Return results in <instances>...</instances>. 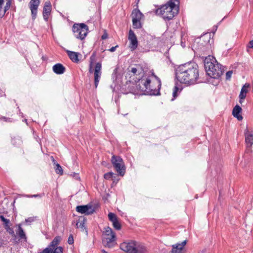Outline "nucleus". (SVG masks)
Instances as JSON below:
<instances>
[{"instance_id":"1","label":"nucleus","mask_w":253,"mask_h":253,"mask_svg":"<svg viewBox=\"0 0 253 253\" xmlns=\"http://www.w3.org/2000/svg\"><path fill=\"white\" fill-rule=\"evenodd\" d=\"M175 76L180 83L188 85L194 84L199 79L198 66L194 63L180 65L175 70Z\"/></svg>"},{"instance_id":"2","label":"nucleus","mask_w":253,"mask_h":253,"mask_svg":"<svg viewBox=\"0 0 253 253\" xmlns=\"http://www.w3.org/2000/svg\"><path fill=\"white\" fill-rule=\"evenodd\" d=\"M152 77L144 75L136 80L134 83L129 81L127 83L126 87H127L128 92L133 94H146L148 85L152 82Z\"/></svg>"},{"instance_id":"3","label":"nucleus","mask_w":253,"mask_h":253,"mask_svg":"<svg viewBox=\"0 0 253 253\" xmlns=\"http://www.w3.org/2000/svg\"><path fill=\"white\" fill-rule=\"evenodd\" d=\"M179 3V0H169L167 4L157 9L155 13L165 20H171L177 14Z\"/></svg>"},{"instance_id":"4","label":"nucleus","mask_w":253,"mask_h":253,"mask_svg":"<svg viewBox=\"0 0 253 253\" xmlns=\"http://www.w3.org/2000/svg\"><path fill=\"white\" fill-rule=\"evenodd\" d=\"M204 66L207 75L213 79L219 78L224 71L223 67L212 56L206 57Z\"/></svg>"},{"instance_id":"5","label":"nucleus","mask_w":253,"mask_h":253,"mask_svg":"<svg viewBox=\"0 0 253 253\" xmlns=\"http://www.w3.org/2000/svg\"><path fill=\"white\" fill-rule=\"evenodd\" d=\"M152 82L150 85H148L146 94L150 95H157L160 94V90L161 87L160 79L153 73L151 76Z\"/></svg>"},{"instance_id":"6","label":"nucleus","mask_w":253,"mask_h":253,"mask_svg":"<svg viewBox=\"0 0 253 253\" xmlns=\"http://www.w3.org/2000/svg\"><path fill=\"white\" fill-rule=\"evenodd\" d=\"M112 164L120 176H124L126 172V167L123 159L119 156L113 155L111 158Z\"/></svg>"},{"instance_id":"7","label":"nucleus","mask_w":253,"mask_h":253,"mask_svg":"<svg viewBox=\"0 0 253 253\" xmlns=\"http://www.w3.org/2000/svg\"><path fill=\"white\" fill-rule=\"evenodd\" d=\"M72 29L74 36L81 40L85 38L88 31V26L84 23L74 24Z\"/></svg>"},{"instance_id":"8","label":"nucleus","mask_w":253,"mask_h":253,"mask_svg":"<svg viewBox=\"0 0 253 253\" xmlns=\"http://www.w3.org/2000/svg\"><path fill=\"white\" fill-rule=\"evenodd\" d=\"M60 242V238H54L46 248L39 253H63V248L58 246Z\"/></svg>"},{"instance_id":"9","label":"nucleus","mask_w":253,"mask_h":253,"mask_svg":"<svg viewBox=\"0 0 253 253\" xmlns=\"http://www.w3.org/2000/svg\"><path fill=\"white\" fill-rule=\"evenodd\" d=\"M127 70V73L130 76V78H132V79L134 81H137L138 78L145 75L144 69L140 65H135L133 67H129Z\"/></svg>"},{"instance_id":"10","label":"nucleus","mask_w":253,"mask_h":253,"mask_svg":"<svg viewBox=\"0 0 253 253\" xmlns=\"http://www.w3.org/2000/svg\"><path fill=\"white\" fill-rule=\"evenodd\" d=\"M131 15L132 18V21L133 28H141L142 27V25L140 22V20L143 16V14L140 12V11L138 9L135 8L134 10H133Z\"/></svg>"},{"instance_id":"11","label":"nucleus","mask_w":253,"mask_h":253,"mask_svg":"<svg viewBox=\"0 0 253 253\" xmlns=\"http://www.w3.org/2000/svg\"><path fill=\"white\" fill-rule=\"evenodd\" d=\"M128 39L129 42V47L131 51L136 49L138 46V41L134 32L130 29L128 32Z\"/></svg>"},{"instance_id":"12","label":"nucleus","mask_w":253,"mask_h":253,"mask_svg":"<svg viewBox=\"0 0 253 253\" xmlns=\"http://www.w3.org/2000/svg\"><path fill=\"white\" fill-rule=\"evenodd\" d=\"M76 211L82 214L90 215L94 212V209L92 206L89 205H86L77 206L76 207Z\"/></svg>"},{"instance_id":"13","label":"nucleus","mask_w":253,"mask_h":253,"mask_svg":"<svg viewBox=\"0 0 253 253\" xmlns=\"http://www.w3.org/2000/svg\"><path fill=\"white\" fill-rule=\"evenodd\" d=\"M12 0H0V17H3L9 9Z\"/></svg>"},{"instance_id":"14","label":"nucleus","mask_w":253,"mask_h":253,"mask_svg":"<svg viewBox=\"0 0 253 253\" xmlns=\"http://www.w3.org/2000/svg\"><path fill=\"white\" fill-rule=\"evenodd\" d=\"M135 241H131L129 242H124L120 245V249L127 253H133Z\"/></svg>"},{"instance_id":"15","label":"nucleus","mask_w":253,"mask_h":253,"mask_svg":"<svg viewBox=\"0 0 253 253\" xmlns=\"http://www.w3.org/2000/svg\"><path fill=\"white\" fill-rule=\"evenodd\" d=\"M101 64L100 62H97L95 66V69L94 72V85L95 87L97 88L100 78L101 76Z\"/></svg>"},{"instance_id":"16","label":"nucleus","mask_w":253,"mask_h":253,"mask_svg":"<svg viewBox=\"0 0 253 253\" xmlns=\"http://www.w3.org/2000/svg\"><path fill=\"white\" fill-rule=\"evenodd\" d=\"M211 41V34L207 33L204 34L203 36H201V37L199 39V41L196 43L194 44V46L196 48V45L198 43H200L202 46H205L208 45V44L210 45L211 44L210 43Z\"/></svg>"},{"instance_id":"17","label":"nucleus","mask_w":253,"mask_h":253,"mask_svg":"<svg viewBox=\"0 0 253 253\" xmlns=\"http://www.w3.org/2000/svg\"><path fill=\"white\" fill-rule=\"evenodd\" d=\"M187 243V241L184 240L181 243H176L172 246L171 253H185L184 247Z\"/></svg>"},{"instance_id":"18","label":"nucleus","mask_w":253,"mask_h":253,"mask_svg":"<svg viewBox=\"0 0 253 253\" xmlns=\"http://www.w3.org/2000/svg\"><path fill=\"white\" fill-rule=\"evenodd\" d=\"M40 4L39 0H31L29 2V6L31 11L32 16L33 19H35L37 13V9Z\"/></svg>"},{"instance_id":"19","label":"nucleus","mask_w":253,"mask_h":253,"mask_svg":"<svg viewBox=\"0 0 253 253\" xmlns=\"http://www.w3.org/2000/svg\"><path fill=\"white\" fill-rule=\"evenodd\" d=\"M133 253H148V249L143 243L135 241Z\"/></svg>"},{"instance_id":"20","label":"nucleus","mask_w":253,"mask_h":253,"mask_svg":"<svg viewBox=\"0 0 253 253\" xmlns=\"http://www.w3.org/2000/svg\"><path fill=\"white\" fill-rule=\"evenodd\" d=\"M51 11V4L49 1H46L43 8L42 15L45 21H47Z\"/></svg>"},{"instance_id":"21","label":"nucleus","mask_w":253,"mask_h":253,"mask_svg":"<svg viewBox=\"0 0 253 253\" xmlns=\"http://www.w3.org/2000/svg\"><path fill=\"white\" fill-rule=\"evenodd\" d=\"M116 239L117 238H102V243L105 247L112 248L117 244Z\"/></svg>"},{"instance_id":"22","label":"nucleus","mask_w":253,"mask_h":253,"mask_svg":"<svg viewBox=\"0 0 253 253\" xmlns=\"http://www.w3.org/2000/svg\"><path fill=\"white\" fill-rule=\"evenodd\" d=\"M245 141L248 147H251L253 144V131L250 132L246 129L245 133Z\"/></svg>"},{"instance_id":"23","label":"nucleus","mask_w":253,"mask_h":253,"mask_svg":"<svg viewBox=\"0 0 253 253\" xmlns=\"http://www.w3.org/2000/svg\"><path fill=\"white\" fill-rule=\"evenodd\" d=\"M242 108L241 107L238 105H236L233 109L232 111V115L233 116L236 118L239 121H241L243 120V117L240 113L242 112Z\"/></svg>"},{"instance_id":"24","label":"nucleus","mask_w":253,"mask_h":253,"mask_svg":"<svg viewBox=\"0 0 253 253\" xmlns=\"http://www.w3.org/2000/svg\"><path fill=\"white\" fill-rule=\"evenodd\" d=\"M250 86V84L246 83L242 87L241 90L239 94L240 103H242V100H244L246 97L247 93L248 92L247 88Z\"/></svg>"},{"instance_id":"25","label":"nucleus","mask_w":253,"mask_h":253,"mask_svg":"<svg viewBox=\"0 0 253 253\" xmlns=\"http://www.w3.org/2000/svg\"><path fill=\"white\" fill-rule=\"evenodd\" d=\"M53 71L56 74H63L65 71V68L60 63H57L53 66Z\"/></svg>"},{"instance_id":"26","label":"nucleus","mask_w":253,"mask_h":253,"mask_svg":"<svg viewBox=\"0 0 253 253\" xmlns=\"http://www.w3.org/2000/svg\"><path fill=\"white\" fill-rule=\"evenodd\" d=\"M67 53L68 56L73 62L75 63H78L79 62V59L78 58L79 55L80 54L79 53L70 50H67Z\"/></svg>"},{"instance_id":"27","label":"nucleus","mask_w":253,"mask_h":253,"mask_svg":"<svg viewBox=\"0 0 253 253\" xmlns=\"http://www.w3.org/2000/svg\"><path fill=\"white\" fill-rule=\"evenodd\" d=\"M27 238H10L9 246L19 244L22 242H26Z\"/></svg>"},{"instance_id":"28","label":"nucleus","mask_w":253,"mask_h":253,"mask_svg":"<svg viewBox=\"0 0 253 253\" xmlns=\"http://www.w3.org/2000/svg\"><path fill=\"white\" fill-rule=\"evenodd\" d=\"M76 225L78 228L80 229L82 231L84 232L86 235H87V231L85 227V220L84 219L83 220L79 219L76 223Z\"/></svg>"},{"instance_id":"29","label":"nucleus","mask_w":253,"mask_h":253,"mask_svg":"<svg viewBox=\"0 0 253 253\" xmlns=\"http://www.w3.org/2000/svg\"><path fill=\"white\" fill-rule=\"evenodd\" d=\"M22 225L21 223L16 225L17 230H16V233L19 236V237H26L25 232L21 227Z\"/></svg>"},{"instance_id":"30","label":"nucleus","mask_w":253,"mask_h":253,"mask_svg":"<svg viewBox=\"0 0 253 253\" xmlns=\"http://www.w3.org/2000/svg\"><path fill=\"white\" fill-rule=\"evenodd\" d=\"M103 233L105 235L110 237H116L115 234L113 232L112 229L109 227L104 228Z\"/></svg>"},{"instance_id":"31","label":"nucleus","mask_w":253,"mask_h":253,"mask_svg":"<svg viewBox=\"0 0 253 253\" xmlns=\"http://www.w3.org/2000/svg\"><path fill=\"white\" fill-rule=\"evenodd\" d=\"M10 238H0V248L9 247Z\"/></svg>"},{"instance_id":"32","label":"nucleus","mask_w":253,"mask_h":253,"mask_svg":"<svg viewBox=\"0 0 253 253\" xmlns=\"http://www.w3.org/2000/svg\"><path fill=\"white\" fill-rule=\"evenodd\" d=\"M104 178L107 180L112 179V180L114 181L115 180L116 176L113 172H109L104 174Z\"/></svg>"},{"instance_id":"33","label":"nucleus","mask_w":253,"mask_h":253,"mask_svg":"<svg viewBox=\"0 0 253 253\" xmlns=\"http://www.w3.org/2000/svg\"><path fill=\"white\" fill-rule=\"evenodd\" d=\"M0 219L3 222V225L4 227H6L9 225H11L10 221L8 219L5 218L3 215H0Z\"/></svg>"},{"instance_id":"34","label":"nucleus","mask_w":253,"mask_h":253,"mask_svg":"<svg viewBox=\"0 0 253 253\" xmlns=\"http://www.w3.org/2000/svg\"><path fill=\"white\" fill-rule=\"evenodd\" d=\"M37 217H30L25 219V221L22 222L23 225H30L32 222H34L36 220Z\"/></svg>"},{"instance_id":"35","label":"nucleus","mask_w":253,"mask_h":253,"mask_svg":"<svg viewBox=\"0 0 253 253\" xmlns=\"http://www.w3.org/2000/svg\"><path fill=\"white\" fill-rule=\"evenodd\" d=\"M55 171L57 173L60 175H62L63 171L61 166L59 164H56V167L55 168Z\"/></svg>"},{"instance_id":"36","label":"nucleus","mask_w":253,"mask_h":253,"mask_svg":"<svg viewBox=\"0 0 253 253\" xmlns=\"http://www.w3.org/2000/svg\"><path fill=\"white\" fill-rule=\"evenodd\" d=\"M108 218H109V219L112 222H114L115 221H116V220H117L118 219L117 217V216L114 213H113L112 212L109 213V214H108Z\"/></svg>"},{"instance_id":"37","label":"nucleus","mask_w":253,"mask_h":253,"mask_svg":"<svg viewBox=\"0 0 253 253\" xmlns=\"http://www.w3.org/2000/svg\"><path fill=\"white\" fill-rule=\"evenodd\" d=\"M6 231L8 232L10 235L12 236L14 235V237H16V236L14 235V232L12 228L10 227V225H9L6 227H4Z\"/></svg>"},{"instance_id":"38","label":"nucleus","mask_w":253,"mask_h":253,"mask_svg":"<svg viewBox=\"0 0 253 253\" xmlns=\"http://www.w3.org/2000/svg\"><path fill=\"white\" fill-rule=\"evenodd\" d=\"M114 227L117 230H120L121 229V224L118 221V219L114 222H112Z\"/></svg>"},{"instance_id":"39","label":"nucleus","mask_w":253,"mask_h":253,"mask_svg":"<svg viewBox=\"0 0 253 253\" xmlns=\"http://www.w3.org/2000/svg\"><path fill=\"white\" fill-rule=\"evenodd\" d=\"M233 74L232 71H229L226 74V79L227 80H229L231 77V76Z\"/></svg>"},{"instance_id":"40","label":"nucleus","mask_w":253,"mask_h":253,"mask_svg":"<svg viewBox=\"0 0 253 253\" xmlns=\"http://www.w3.org/2000/svg\"><path fill=\"white\" fill-rule=\"evenodd\" d=\"M25 197L28 198H41L42 196L40 194H35V195H27Z\"/></svg>"},{"instance_id":"41","label":"nucleus","mask_w":253,"mask_h":253,"mask_svg":"<svg viewBox=\"0 0 253 253\" xmlns=\"http://www.w3.org/2000/svg\"><path fill=\"white\" fill-rule=\"evenodd\" d=\"M178 90V87L177 86H175L173 91V96L174 98H175L177 96V92Z\"/></svg>"},{"instance_id":"42","label":"nucleus","mask_w":253,"mask_h":253,"mask_svg":"<svg viewBox=\"0 0 253 253\" xmlns=\"http://www.w3.org/2000/svg\"><path fill=\"white\" fill-rule=\"evenodd\" d=\"M247 51L249 52V48H253V40L251 41L247 46Z\"/></svg>"},{"instance_id":"43","label":"nucleus","mask_w":253,"mask_h":253,"mask_svg":"<svg viewBox=\"0 0 253 253\" xmlns=\"http://www.w3.org/2000/svg\"><path fill=\"white\" fill-rule=\"evenodd\" d=\"M74 238H68V243L70 245L73 244L74 243Z\"/></svg>"},{"instance_id":"44","label":"nucleus","mask_w":253,"mask_h":253,"mask_svg":"<svg viewBox=\"0 0 253 253\" xmlns=\"http://www.w3.org/2000/svg\"><path fill=\"white\" fill-rule=\"evenodd\" d=\"M118 47V45H116L115 46H113L111 48L109 49V50L111 52H114L115 51L116 48Z\"/></svg>"},{"instance_id":"45","label":"nucleus","mask_w":253,"mask_h":253,"mask_svg":"<svg viewBox=\"0 0 253 253\" xmlns=\"http://www.w3.org/2000/svg\"><path fill=\"white\" fill-rule=\"evenodd\" d=\"M1 119L4 120L5 122H10L11 119L10 118H7L6 117H3L1 118Z\"/></svg>"},{"instance_id":"46","label":"nucleus","mask_w":253,"mask_h":253,"mask_svg":"<svg viewBox=\"0 0 253 253\" xmlns=\"http://www.w3.org/2000/svg\"><path fill=\"white\" fill-rule=\"evenodd\" d=\"M16 140H18V141L20 143L21 142V140L19 139H12V143L13 144H15V143H16Z\"/></svg>"},{"instance_id":"47","label":"nucleus","mask_w":253,"mask_h":253,"mask_svg":"<svg viewBox=\"0 0 253 253\" xmlns=\"http://www.w3.org/2000/svg\"><path fill=\"white\" fill-rule=\"evenodd\" d=\"M107 38V34H103L102 37H101V38L102 40H105L106 39V38Z\"/></svg>"},{"instance_id":"48","label":"nucleus","mask_w":253,"mask_h":253,"mask_svg":"<svg viewBox=\"0 0 253 253\" xmlns=\"http://www.w3.org/2000/svg\"><path fill=\"white\" fill-rule=\"evenodd\" d=\"M51 158L52 159V162H53V164L56 165V164H57V163H56V161L54 160V158L52 156H51Z\"/></svg>"},{"instance_id":"49","label":"nucleus","mask_w":253,"mask_h":253,"mask_svg":"<svg viewBox=\"0 0 253 253\" xmlns=\"http://www.w3.org/2000/svg\"><path fill=\"white\" fill-rule=\"evenodd\" d=\"M75 176L76 179H80V177H79V175L78 174H75Z\"/></svg>"},{"instance_id":"50","label":"nucleus","mask_w":253,"mask_h":253,"mask_svg":"<svg viewBox=\"0 0 253 253\" xmlns=\"http://www.w3.org/2000/svg\"><path fill=\"white\" fill-rule=\"evenodd\" d=\"M206 250H203L202 251L199 252L198 253H206Z\"/></svg>"},{"instance_id":"51","label":"nucleus","mask_w":253,"mask_h":253,"mask_svg":"<svg viewBox=\"0 0 253 253\" xmlns=\"http://www.w3.org/2000/svg\"><path fill=\"white\" fill-rule=\"evenodd\" d=\"M89 72H90V73H92V67H91V64H90V65Z\"/></svg>"},{"instance_id":"52","label":"nucleus","mask_w":253,"mask_h":253,"mask_svg":"<svg viewBox=\"0 0 253 253\" xmlns=\"http://www.w3.org/2000/svg\"><path fill=\"white\" fill-rule=\"evenodd\" d=\"M101 253H108L107 252H106L104 250H101Z\"/></svg>"},{"instance_id":"53","label":"nucleus","mask_w":253,"mask_h":253,"mask_svg":"<svg viewBox=\"0 0 253 253\" xmlns=\"http://www.w3.org/2000/svg\"><path fill=\"white\" fill-rule=\"evenodd\" d=\"M116 72H117V69H115V70H114V73H113V75H113L114 74H116Z\"/></svg>"},{"instance_id":"54","label":"nucleus","mask_w":253,"mask_h":253,"mask_svg":"<svg viewBox=\"0 0 253 253\" xmlns=\"http://www.w3.org/2000/svg\"><path fill=\"white\" fill-rule=\"evenodd\" d=\"M69 238H71V237H73V235L72 234L70 235Z\"/></svg>"},{"instance_id":"55","label":"nucleus","mask_w":253,"mask_h":253,"mask_svg":"<svg viewBox=\"0 0 253 253\" xmlns=\"http://www.w3.org/2000/svg\"><path fill=\"white\" fill-rule=\"evenodd\" d=\"M182 46L184 47V44H182Z\"/></svg>"},{"instance_id":"56","label":"nucleus","mask_w":253,"mask_h":253,"mask_svg":"<svg viewBox=\"0 0 253 253\" xmlns=\"http://www.w3.org/2000/svg\"><path fill=\"white\" fill-rule=\"evenodd\" d=\"M182 46L184 47V44H182Z\"/></svg>"}]
</instances>
